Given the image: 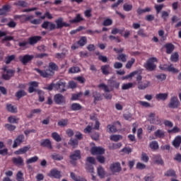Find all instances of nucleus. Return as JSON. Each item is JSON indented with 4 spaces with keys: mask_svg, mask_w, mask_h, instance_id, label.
I'll return each mask as SVG.
<instances>
[{
    "mask_svg": "<svg viewBox=\"0 0 181 181\" xmlns=\"http://www.w3.org/2000/svg\"><path fill=\"white\" fill-rule=\"evenodd\" d=\"M108 86L105 85V83H100L98 86V88H101L105 91V93H110V91H113L115 88L118 90L119 88V82L113 80L109 79L107 81Z\"/></svg>",
    "mask_w": 181,
    "mask_h": 181,
    "instance_id": "nucleus-1",
    "label": "nucleus"
},
{
    "mask_svg": "<svg viewBox=\"0 0 181 181\" xmlns=\"http://www.w3.org/2000/svg\"><path fill=\"white\" fill-rule=\"evenodd\" d=\"M49 69H46L45 71H42L37 68H35V70L37 73H39L40 76L41 77H44L45 78L47 77H50L54 74V70H57V65L54 64V62H49Z\"/></svg>",
    "mask_w": 181,
    "mask_h": 181,
    "instance_id": "nucleus-2",
    "label": "nucleus"
},
{
    "mask_svg": "<svg viewBox=\"0 0 181 181\" xmlns=\"http://www.w3.org/2000/svg\"><path fill=\"white\" fill-rule=\"evenodd\" d=\"M155 62H158V59H156V58H149L144 64V67H145L148 71H153L156 70V64H155Z\"/></svg>",
    "mask_w": 181,
    "mask_h": 181,
    "instance_id": "nucleus-3",
    "label": "nucleus"
},
{
    "mask_svg": "<svg viewBox=\"0 0 181 181\" xmlns=\"http://www.w3.org/2000/svg\"><path fill=\"white\" fill-rule=\"evenodd\" d=\"M168 107L171 110H177V108L180 107V101H179V98H177V96H172L170 98Z\"/></svg>",
    "mask_w": 181,
    "mask_h": 181,
    "instance_id": "nucleus-4",
    "label": "nucleus"
},
{
    "mask_svg": "<svg viewBox=\"0 0 181 181\" xmlns=\"http://www.w3.org/2000/svg\"><path fill=\"white\" fill-rule=\"evenodd\" d=\"M70 163L74 166H76V161L78 160V159H81V151L80 150H76L71 153L69 156Z\"/></svg>",
    "mask_w": 181,
    "mask_h": 181,
    "instance_id": "nucleus-5",
    "label": "nucleus"
},
{
    "mask_svg": "<svg viewBox=\"0 0 181 181\" xmlns=\"http://www.w3.org/2000/svg\"><path fill=\"white\" fill-rule=\"evenodd\" d=\"M35 59V56L33 55H29V54H25L24 56H21L19 57L20 62L24 65L26 66L28 63H30L32 60Z\"/></svg>",
    "mask_w": 181,
    "mask_h": 181,
    "instance_id": "nucleus-6",
    "label": "nucleus"
},
{
    "mask_svg": "<svg viewBox=\"0 0 181 181\" xmlns=\"http://www.w3.org/2000/svg\"><path fill=\"white\" fill-rule=\"evenodd\" d=\"M54 88L59 91V93H64L67 91V89H66V82H63L62 81H59L55 83Z\"/></svg>",
    "mask_w": 181,
    "mask_h": 181,
    "instance_id": "nucleus-7",
    "label": "nucleus"
},
{
    "mask_svg": "<svg viewBox=\"0 0 181 181\" xmlns=\"http://www.w3.org/2000/svg\"><path fill=\"white\" fill-rule=\"evenodd\" d=\"M54 103L58 104V105H62V104H66V98L63 95L57 93L54 96Z\"/></svg>",
    "mask_w": 181,
    "mask_h": 181,
    "instance_id": "nucleus-8",
    "label": "nucleus"
},
{
    "mask_svg": "<svg viewBox=\"0 0 181 181\" xmlns=\"http://www.w3.org/2000/svg\"><path fill=\"white\" fill-rule=\"evenodd\" d=\"M110 170L112 173H119L122 170V168L119 163H113L110 165Z\"/></svg>",
    "mask_w": 181,
    "mask_h": 181,
    "instance_id": "nucleus-9",
    "label": "nucleus"
},
{
    "mask_svg": "<svg viewBox=\"0 0 181 181\" xmlns=\"http://www.w3.org/2000/svg\"><path fill=\"white\" fill-rule=\"evenodd\" d=\"M92 97L93 98V104H95V105H97L98 101H103V97L101 93L97 90H95L92 93Z\"/></svg>",
    "mask_w": 181,
    "mask_h": 181,
    "instance_id": "nucleus-10",
    "label": "nucleus"
},
{
    "mask_svg": "<svg viewBox=\"0 0 181 181\" xmlns=\"http://www.w3.org/2000/svg\"><path fill=\"white\" fill-rule=\"evenodd\" d=\"M90 152L92 155H104L105 153V149L103 147H93Z\"/></svg>",
    "mask_w": 181,
    "mask_h": 181,
    "instance_id": "nucleus-11",
    "label": "nucleus"
},
{
    "mask_svg": "<svg viewBox=\"0 0 181 181\" xmlns=\"http://www.w3.org/2000/svg\"><path fill=\"white\" fill-rule=\"evenodd\" d=\"M41 26L42 29H49L50 31L54 30V29H56V24L49 21H44Z\"/></svg>",
    "mask_w": 181,
    "mask_h": 181,
    "instance_id": "nucleus-12",
    "label": "nucleus"
},
{
    "mask_svg": "<svg viewBox=\"0 0 181 181\" xmlns=\"http://www.w3.org/2000/svg\"><path fill=\"white\" fill-rule=\"evenodd\" d=\"M23 141H25V136L23 134L18 135L14 140L13 148H18L21 144H23Z\"/></svg>",
    "mask_w": 181,
    "mask_h": 181,
    "instance_id": "nucleus-13",
    "label": "nucleus"
},
{
    "mask_svg": "<svg viewBox=\"0 0 181 181\" xmlns=\"http://www.w3.org/2000/svg\"><path fill=\"white\" fill-rule=\"evenodd\" d=\"M151 83L149 81H141L137 83V88L139 90H146V88H148V87H151Z\"/></svg>",
    "mask_w": 181,
    "mask_h": 181,
    "instance_id": "nucleus-14",
    "label": "nucleus"
},
{
    "mask_svg": "<svg viewBox=\"0 0 181 181\" xmlns=\"http://www.w3.org/2000/svg\"><path fill=\"white\" fill-rule=\"evenodd\" d=\"M60 173V171L57 169H52L47 174V176L49 177H54V179H60V177H62V175Z\"/></svg>",
    "mask_w": 181,
    "mask_h": 181,
    "instance_id": "nucleus-15",
    "label": "nucleus"
},
{
    "mask_svg": "<svg viewBox=\"0 0 181 181\" xmlns=\"http://www.w3.org/2000/svg\"><path fill=\"white\" fill-rule=\"evenodd\" d=\"M40 145L43 148H47V149H53V146H52V141H50V139H42Z\"/></svg>",
    "mask_w": 181,
    "mask_h": 181,
    "instance_id": "nucleus-16",
    "label": "nucleus"
},
{
    "mask_svg": "<svg viewBox=\"0 0 181 181\" xmlns=\"http://www.w3.org/2000/svg\"><path fill=\"white\" fill-rule=\"evenodd\" d=\"M42 39L41 36H33L28 38V45L33 46V45H36L37 42H39Z\"/></svg>",
    "mask_w": 181,
    "mask_h": 181,
    "instance_id": "nucleus-17",
    "label": "nucleus"
},
{
    "mask_svg": "<svg viewBox=\"0 0 181 181\" xmlns=\"http://www.w3.org/2000/svg\"><path fill=\"white\" fill-rule=\"evenodd\" d=\"M39 83L36 81H33L30 83V86L28 88V93L32 94V93H35L36 91V88H37Z\"/></svg>",
    "mask_w": 181,
    "mask_h": 181,
    "instance_id": "nucleus-18",
    "label": "nucleus"
},
{
    "mask_svg": "<svg viewBox=\"0 0 181 181\" xmlns=\"http://www.w3.org/2000/svg\"><path fill=\"white\" fill-rule=\"evenodd\" d=\"M29 149H30V146H26L15 151L14 153L15 155H22V153H26Z\"/></svg>",
    "mask_w": 181,
    "mask_h": 181,
    "instance_id": "nucleus-19",
    "label": "nucleus"
},
{
    "mask_svg": "<svg viewBox=\"0 0 181 181\" xmlns=\"http://www.w3.org/2000/svg\"><path fill=\"white\" fill-rule=\"evenodd\" d=\"M164 47L166 49L167 54H170L175 50V45L172 43L165 44Z\"/></svg>",
    "mask_w": 181,
    "mask_h": 181,
    "instance_id": "nucleus-20",
    "label": "nucleus"
},
{
    "mask_svg": "<svg viewBox=\"0 0 181 181\" xmlns=\"http://www.w3.org/2000/svg\"><path fill=\"white\" fill-rule=\"evenodd\" d=\"M97 173L100 179H104V177H105V171L104 170V168H103V166L100 165L97 168Z\"/></svg>",
    "mask_w": 181,
    "mask_h": 181,
    "instance_id": "nucleus-21",
    "label": "nucleus"
},
{
    "mask_svg": "<svg viewBox=\"0 0 181 181\" xmlns=\"http://www.w3.org/2000/svg\"><path fill=\"white\" fill-rule=\"evenodd\" d=\"M181 144V136H177L175 139L173 141V146L177 149L180 146Z\"/></svg>",
    "mask_w": 181,
    "mask_h": 181,
    "instance_id": "nucleus-22",
    "label": "nucleus"
},
{
    "mask_svg": "<svg viewBox=\"0 0 181 181\" xmlns=\"http://www.w3.org/2000/svg\"><path fill=\"white\" fill-rule=\"evenodd\" d=\"M153 160L157 165H163L164 162L160 155H156L153 157Z\"/></svg>",
    "mask_w": 181,
    "mask_h": 181,
    "instance_id": "nucleus-23",
    "label": "nucleus"
},
{
    "mask_svg": "<svg viewBox=\"0 0 181 181\" xmlns=\"http://www.w3.org/2000/svg\"><path fill=\"white\" fill-rule=\"evenodd\" d=\"M27 95L28 93H26V91H25V90H19L16 93V97L17 100H21L22 97H25Z\"/></svg>",
    "mask_w": 181,
    "mask_h": 181,
    "instance_id": "nucleus-24",
    "label": "nucleus"
},
{
    "mask_svg": "<svg viewBox=\"0 0 181 181\" xmlns=\"http://www.w3.org/2000/svg\"><path fill=\"white\" fill-rule=\"evenodd\" d=\"M164 176H167L168 177H177V175H176V172L174 171V170H167Z\"/></svg>",
    "mask_w": 181,
    "mask_h": 181,
    "instance_id": "nucleus-25",
    "label": "nucleus"
},
{
    "mask_svg": "<svg viewBox=\"0 0 181 181\" xmlns=\"http://www.w3.org/2000/svg\"><path fill=\"white\" fill-rule=\"evenodd\" d=\"M100 70L105 76L110 74V65H103L101 66Z\"/></svg>",
    "mask_w": 181,
    "mask_h": 181,
    "instance_id": "nucleus-26",
    "label": "nucleus"
},
{
    "mask_svg": "<svg viewBox=\"0 0 181 181\" xmlns=\"http://www.w3.org/2000/svg\"><path fill=\"white\" fill-rule=\"evenodd\" d=\"M169 94L168 93H158L156 95V100H162L163 101H165L168 100V96Z\"/></svg>",
    "mask_w": 181,
    "mask_h": 181,
    "instance_id": "nucleus-27",
    "label": "nucleus"
},
{
    "mask_svg": "<svg viewBox=\"0 0 181 181\" xmlns=\"http://www.w3.org/2000/svg\"><path fill=\"white\" fill-rule=\"evenodd\" d=\"M56 29H62L63 28V18L59 17L55 20Z\"/></svg>",
    "mask_w": 181,
    "mask_h": 181,
    "instance_id": "nucleus-28",
    "label": "nucleus"
},
{
    "mask_svg": "<svg viewBox=\"0 0 181 181\" xmlns=\"http://www.w3.org/2000/svg\"><path fill=\"white\" fill-rule=\"evenodd\" d=\"M13 163H14V165H19L20 166H23V158H22V157L13 158Z\"/></svg>",
    "mask_w": 181,
    "mask_h": 181,
    "instance_id": "nucleus-29",
    "label": "nucleus"
},
{
    "mask_svg": "<svg viewBox=\"0 0 181 181\" xmlns=\"http://www.w3.org/2000/svg\"><path fill=\"white\" fill-rule=\"evenodd\" d=\"M83 108V106L78 103H72L71 105V111H80Z\"/></svg>",
    "mask_w": 181,
    "mask_h": 181,
    "instance_id": "nucleus-30",
    "label": "nucleus"
},
{
    "mask_svg": "<svg viewBox=\"0 0 181 181\" xmlns=\"http://www.w3.org/2000/svg\"><path fill=\"white\" fill-rule=\"evenodd\" d=\"M15 4L17 6H21V8H28V6H29V4L23 0H19Z\"/></svg>",
    "mask_w": 181,
    "mask_h": 181,
    "instance_id": "nucleus-31",
    "label": "nucleus"
},
{
    "mask_svg": "<svg viewBox=\"0 0 181 181\" xmlns=\"http://www.w3.org/2000/svg\"><path fill=\"white\" fill-rule=\"evenodd\" d=\"M83 21V18H81V15L80 14H76V16L73 19L70 20L69 23H78Z\"/></svg>",
    "mask_w": 181,
    "mask_h": 181,
    "instance_id": "nucleus-32",
    "label": "nucleus"
},
{
    "mask_svg": "<svg viewBox=\"0 0 181 181\" xmlns=\"http://www.w3.org/2000/svg\"><path fill=\"white\" fill-rule=\"evenodd\" d=\"M6 110L8 112H18V109L15 107V106L12 105V104H7L6 105Z\"/></svg>",
    "mask_w": 181,
    "mask_h": 181,
    "instance_id": "nucleus-33",
    "label": "nucleus"
},
{
    "mask_svg": "<svg viewBox=\"0 0 181 181\" xmlns=\"http://www.w3.org/2000/svg\"><path fill=\"white\" fill-rule=\"evenodd\" d=\"M68 144L72 146V148H76V146H78V139H71L68 142Z\"/></svg>",
    "mask_w": 181,
    "mask_h": 181,
    "instance_id": "nucleus-34",
    "label": "nucleus"
},
{
    "mask_svg": "<svg viewBox=\"0 0 181 181\" xmlns=\"http://www.w3.org/2000/svg\"><path fill=\"white\" fill-rule=\"evenodd\" d=\"M93 164H90L88 163H86V170L89 173H94V166H93Z\"/></svg>",
    "mask_w": 181,
    "mask_h": 181,
    "instance_id": "nucleus-35",
    "label": "nucleus"
},
{
    "mask_svg": "<svg viewBox=\"0 0 181 181\" xmlns=\"http://www.w3.org/2000/svg\"><path fill=\"white\" fill-rule=\"evenodd\" d=\"M149 121L150 124H155L156 125H160V124H162V122L159 117L151 118L149 119Z\"/></svg>",
    "mask_w": 181,
    "mask_h": 181,
    "instance_id": "nucleus-36",
    "label": "nucleus"
},
{
    "mask_svg": "<svg viewBox=\"0 0 181 181\" xmlns=\"http://www.w3.org/2000/svg\"><path fill=\"white\" fill-rule=\"evenodd\" d=\"M155 136L157 138H165V132L160 129H158L155 132Z\"/></svg>",
    "mask_w": 181,
    "mask_h": 181,
    "instance_id": "nucleus-37",
    "label": "nucleus"
},
{
    "mask_svg": "<svg viewBox=\"0 0 181 181\" xmlns=\"http://www.w3.org/2000/svg\"><path fill=\"white\" fill-rule=\"evenodd\" d=\"M51 158L54 160H63V159H64L63 156H62L60 154H57V153H54V154L51 155Z\"/></svg>",
    "mask_w": 181,
    "mask_h": 181,
    "instance_id": "nucleus-38",
    "label": "nucleus"
},
{
    "mask_svg": "<svg viewBox=\"0 0 181 181\" xmlns=\"http://www.w3.org/2000/svg\"><path fill=\"white\" fill-rule=\"evenodd\" d=\"M8 121L10 124H18L19 122V118H16L13 116H10L8 117Z\"/></svg>",
    "mask_w": 181,
    "mask_h": 181,
    "instance_id": "nucleus-39",
    "label": "nucleus"
},
{
    "mask_svg": "<svg viewBox=\"0 0 181 181\" xmlns=\"http://www.w3.org/2000/svg\"><path fill=\"white\" fill-rule=\"evenodd\" d=\"M37 160H39V157L35 156L34 157H32V158L28 159L26 160V163H27V165H29L30 163H35V162H37Z\"/></svg>",
    "mask_w": 181,
    "mask_h": 181,
    "instance_id": "nucleus-40",
    "label": "nucleus"
},
{
    "mask_svg": "<svg viewBox=\"0 0 181 181\" xmlns=\"http://www.w3.org/2000/svg\"><path fill=\"white\" fill-rule=\"evenodd\" d=\"M9 10V6H4L2 8H0V16L6 15Z\"/></svg>",
    "mask_w": 181,
    "mask_h": 181,
    "instance_id": "nucleus-41",
    "label": "nucleus"
},
{
    "mask_svg": "<svg viewBox=\"0 0 181 181\" xmlns=\"http://www.w3.org/2000/svg\"><path fill=\"white\" fill-rule=\"evenodd\" d=\"M69 124V119H62L59 122H58L59 127H67Z\"/></svg>",
    "mask_w": 181,
    "mask_h": 181,
    "instance_id": "nucleus-42",
    "label": "nucleus"
},
{
    "mask_svg": "<svg viewBox=\"0 0 181 181\" xmlns=\"http://www.w3.org/2000/svg\"><path fill=\"white\" fill-rule=\"evenodd\" d=\"M52 137L57 142H60L62 141V137H60V135H59V134H57V132H53L52 134Z\"/></svg>",
    "mask_w": 181,
    "mask_h": 181,
    "instance_id": "nucleus-43",
    "label": "nucleus"
},
{
    "mask_svg": "<svg viewBox=\"0 0 181 181\" xmlns=\"http://www.w3.org/2000/svg\"><path fill=\"white\" fill-rule=\"evenodd\" d=\"M87 44V37H82L78 41V45L79 46H84L85 45Z\"/></svg>",
    "mask_w": 181,
    "mask_h": 181,
    "instance_id": "nucleus-44",
    "label": "nucleus"
},
{
    "mask_svg": "<svg viewBox=\"0 0 181 181\" xmlns=\"http://www.w3.org/2000/svg\"><path fill=\"white\" fill-rule=\"evenodd\" d=\"M181 129L177 127H174L172 129L168 130V134H177L180 132Z\"/></svg>",
    "mask_w": 181,
    "mask_h": 181,
    "instance_id": "nucleus-45",
    "label": "nucleus"
},
{
    "mask_svg": "<svg viewBox=\"0 0 181 181\" xmlns=\"http://www.w3.org/2000/svg\"><path fill=\"white\" fill-rule=\"evenodd\" d=\"M170 60L171 62H174L176 63V62L179 61V54L177 52H175L170 57Z\"/></svg>",
    "mask_w": 181,
    "mask_h": 181,
    "instance_id": "nucleus-46",
    "label": "nucleus"
},
{
    "mask_svg": "<svg viewBox=\"0 0 181 181\" xmlns=\"http://www.w3.org/2000/svg\"><path fill=\"white\" fill-rule=\"evenodd\" d=\"M134 87V83H124L122 86V90H129V88H132Z\"/></svg>",
    "mask_w": 181,
    "mask_h": 181,
    "instance_id": "nucleus-47",
    "label": "nucleus"
},
{
    "mask_svg": "<svg viewBox=\"0 0 181 181\" xmlns=\"http://www.w3.org/2000/svg\"><path fill=\"white\" fill-rule=\"evenodd\" d=\"M155 77L156 78H157V80H159L160 81H163L166 80V74H160L158 75H156Z\"/></svg>",
    "mask_w": 181,
    "mask_h": 181,
    "instance_id": "nucleus-48",
    "label": "nucleus"
},
{
    "mask_svg": "<svg viewBox=\"0 0 181 181\" xmlns=\"http://www.w3.org/2000/svg\"><path fill=\"white\" fill-rule=\"evenodd\" d=\"M107 128L109 129L108 132H111L112 134H115V132H117V131H118L117 129V127H115V126L114 125L108 124Z\"/></svg>",
    "mask_w": 181,
    "mask_h": 181,
    "instance_id": "nucleus-49",
    "label": "nucleus"
},
{
    "mask_svg": "<svg viewBox=\"0 0 181 181\" xmlns=\"http://www.w3.org/2000/svg\"><path fill=\"white\" fill-rule=\"evenodd\" d=\"M111 141H113L114 142H118L119 139H122V136L121 135H112L110 136Z\"/></svg>",
    "mask_w": 181,
    "mask_h": 181,
    "instance_id": "nucleus-50",
    "label": "nucleus"
},
{
    "mask_svg": "<svg viewBox=\"0 0 181 181\" xmlns=\"http://www.w3.org/2000/svg\"><path fill=\"white\" fill-rule=\"evenodd\" d=\"M117 60H119L120 62H122L123 63H125L127 62V54H120L117 57Z\"/></svg>",
    "mask_w": 181,
    "mask_h": 181,
    "instance_id": "nucleus-51",
    "label": "nucleus"
},
{
    "mask_svg": "<svg viewBox=\"0 0 181 181\" xmlns=\"http://www.w3.org/2000/svg\"><path fill=\"white\" fill-rule=\"evenodd\" d=\"M13 77V74H4L1 76V78H3V80H11V78Z\"/></svg>",
    "mask_w": 181,
    "mask_h": 181,
    "instance_id": "nucleus-52",
    "label": "nucleus"
},
{
    "mask_svg": "<svg viewBox=\"0 0 181 181\" xmlns=\"http://www.w3.org/2000/svg\"><path fill=\"white\" fill-rule=\"evenodd\" d=\"M33 56H34V59H43V57H47L49 54L46 53H41V54H35Z\"/></svg>",
    "mask_w": 181,
    "mask_h": 181,
    "instance_id": "nucleus-53",
    "label": "nucleus"
},
{
    "mask_svg": "<svg viewBox=\"0 0 181 181\" xmlns=\"http://www.w3.org/2000/svg\"><path fill=\"white\" fill-rule=\"evenodd\" d=\"M96 160H98V162H99V163H102V164L105 163V157H104L102 155L97 156Z\"/></svg>",
    "mask_w": 181,
    "mask_h": 181,
    "instance_id": "nucleus-54",
    "label": "nucleus"
},
{
    "mask_svg": "<svg viewBox=\"0 0 181 181\" xmlns=\"http://www.w3.org/2000/svg\"><path fill=\"white\" fill-rule=\"evenodd\" d=\"M123 9L126 12H129V11H132V4H124L123 5Z\"/></svg>",
    "mask_w": 181,
    "mask_h": 181,
    "instance_id": "nucleus-55",
    "label": "nucleus"
},
{
    "mask_svg": "<svg viewBox=\"0 0 181 181\" xmlns=\"http://www.w3.org/2000/svg\"><path fill=\"white\" fill-rule=\"evenodd\" d=\"M150 148H151V149H153L154 151H156V149H158L159 145L158 144V142H157V141H152V142L150 144Z\"/></svg>",
    "mask_w": 181,
    "mask_h": 181,
    "instance_id": "nucleus-56",
    "label": "nucleus"
},
{
    "mask_svg": "<svg viewBox=\"0 0 181 181\" xmlns=\"http://www.w3.org/2000/svg\"><path fill=\"white\" fill-rule=\"evenodd\" d=\"M122 146V144L121 143L112 144L110 146V149H119V148Z\"/></svg>",
    "mask_w": 181,
    "mask_h": 181,
    "instance_id": "nucleus-57",
    "label": "nucleus"
},
{
    "mask_svg": "<svg viewBox=\"0 0 181 181\" xmlns=\"http://www.w3.org/2000/svg\"><path fill=\"white\" fill-rule=\"evenodd\" d=\"M141 160L143 162H145L146 163L148 162L149 157L148 156V155H146V153L143 152L141 153Z\"/></svg>",
    "mask_w": 181,
    "mask_h": 181,
    "instance_id": "nucleus-58",
    "label": "nucleus"
},
{
    "mask_svg": "<svg viewBox=\"0 0 181 181\" xmlns=\"http://www.w3.org/2000/svg\"><path fill=\"white\" fill-rule=\"evenodd\" d=\"M4 127L8 131H15L16 129V126L13 124H6Z\"/></svg>",
    "mask_w": 181,
    "mask_h": 181,
    "instance_id": "nucleus-59",
    "label": "nucleus"
},
{
    "mask_svg": "<svg viewBox=\"0 0 181 181\" xmlns=\"http://www.w3.org/2000/svg\"><path fill=\"white\" fill-rule=\"evenodd\" d=\"M86 163H89L90 165H95V158L93 157H88L86 158Z\"/></svg>",
    "mask_w": 181,
    "mask_h": 181,
    "instance_id": "nucleus-60",
    "label": "nucleus"
},
{
    "mask_svg": "<svg viewBox=\"0 0 181 181\" xmlns=\"http://www.w3.org/2000/svg\"><path fill=\"white\" fill-rule=\"evenodd\" d=\"M11 40H13V36H7L4 35V37L1 40V43H5V42H9Z\"/></svg>",
    "mask_w": 181,
    "mask_h": 181,
    "instance_id": "nucleus-61",
    "label": "nucleus"
},
{
    "mask_svg": "<svg viewBox=\"0 0 181 181\" xmlns=\"http://www.w3.org/2000/svg\"><path fill=\"white\" fill-rule=\"evenodd\" d=\"M135 63V59L132 58L130 61L127 62L126 64V69H131L132 67V64Z\"/></svg>",
    "mask_w": 181,
    "mask_h": 181,
    "instance_id": "nucleus-62",
    "label": "nucleus"
},
{
    "mask_svg": "<svg viewBox=\"0 0 181 181\" xmlns=\"http://www.w3.org/2000/svg\"><path fill=\"white\" fill-rule=\"evenodd\" d=\"M161 18L163 19L164 22L168 21V18H169V13L168 11H163Z\"/></svg>",
    "mask_w": 181,
    "mask_h": 181,
    "instance_id": "nucleus-63",
    "label": "nucleus"
},
{
    "mask_svg": "<svg viewBox=\"0 0 181 181\" xmlns=\"http://www.w3.org/2000/svg\"><path fill=\"white\" fill-rule=\"evenodd\" d=\"M153 179H155V176H153V175H148L144 177L145 181H153Z\"/></svg>",
    "mask_w": 181,
    "mask_h": 181,
    "instance_id": "nucleus-64",
    "label": "nucleus"
}]
</instances>
